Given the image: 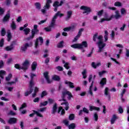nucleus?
<instances>
[{"label": "nucleus", "instance_id": "1", "mask_svg": "<svg viewBox=\"0 0 129 129\" xmlns=\"http://www.w3.org/2000/svg\"><path fill=\"white\" fill-rule=\"evenodd\" d=\"M103 38V36H102V35L98 36V33H96L93 36V40L94 42H96V39L99 40V41L97 42L98 47L99 48L98 53H101V51L103 50V48L106 46V44L104 43L102 40Z\"/></svg>", "mask_w": 129, "mask_h": 129}, {"label": "nucleus", "instance_id": "2", "mask_svg": "<svg viewBox=\"0 0 129 129\" xmlns=\"http://www.w3.org/2000/svg\"><path fill=\"white\" fill-rule=\"evenodd\" d=\"M58 16H59V18H62V17L64 16V14H60V11H58L52 18L50 25L47 27L44 28V30L45 32H51L52 29L55 28L56 20H57Z\"/></svg>", "mask_w": 129, "mask_h": 129}, {"label": "nucleus", "instance_id": "3", "mask_svg": "<svg viewBox=\"0 0 129 129\" xmlns=\"http://www.w3.org/2000/svg\"><path fill=\"white\" fill-rule=\"evenodd\" d=\"M72 48L74 49H80L83 53L85 52V50L83 48H87L88 47V44L87 41H83L81 43H75L71 45Z\"/></svg>", "mask_w": 129, "mask_h": 129}, {"label": "nucleus", "instance_id": "4", "mask_svg": "<svg viewBox=\"0 0 129 129\" xmlns=\"http://www.w3.org/2000/svg\"><path fill=\"white\" fill-rule=\"evenodd\" d=\"M39 32H40V30L38 29V25H34L33 29L31 30V35L30 37H27L26 40L30 41V40L34 39V38H35V35L39 34Z\"/></svg>", "mask_w": 129, "mask_h": 129}, {"label": "nucleus", "instance_id": "5", "mask_svg": "<svg viewBox=\"0 0 129 129\" xmlns=\"http://www.w3.org/2000/svg\"><path fill=\"white\" fill-rule=\"evenodd\" d=\"M66 95H68V99L69 100H71V99L73 98V95H72V93H71L70 91L66 90L62 92L61 98H62L63 101H66V99H65Z\"/></svg>", "mask_w": 129, "mask_h": 129}, {"label": "nucleus", "instance_id": "6", "mask_svg": "<svg viewBox=\"0 0 129 129\" xmlns=\"http://www.w3.org/2000/svg\"><path fill=\"white\" fill-rule=\"evenodd\" d=\"M80 10L84 11L83 14H86V15H89L91 13V8L85 6H82L80 7Z\"/></svg>", "mask_w": 129, "mask_h": 129}, {"label": "nucleus", "instance_id": "7", "mask_svg": "<svg viewBox=\"0 0 129 129\" xmlns=\"http://www.w3.org/2000/svg\"><path fill=\"white\" fill-rule=\"evenodd\" d=\"M43 76H44V78L46 79V80L48 84L52 83V81L51 80H50V76H49V72H44L43 73Z\"/></svg>", "mask_w": 129, "mask_h": 129}, {"label": "nucleus", "instance_id": "8", "mask_svg": "<svg viewBox=\"0 0 129 129\" xmlns=\"http://www.w3.org/2000/svg\"><path fill=\"white\" fill-rule=\"evenodd\" d=\"M29 64H30L29 60H25V61L22 64V70H24V71L27 70L28 68H29Z\"/></svg>", "mask_w": 129, "mask_h": 129}, {"label": "nucleus", "instance_id": "9", "mask_svg": "<svg viewBox=\"0 0 129 129\" xmlns=\"http://www.w3.org/2000/svg\"><path fill=\"white\" fill-rule=\"evenodd\" d=\"M28 47H30V44L29 43H26L24 44H23V46H21L20 48V51L21 52H26L27 50H28Z\"/></svg>", "mask_w": 129, "mask_h": 129}, {"label": "nucleus", "instance_id": "10", "mask_svg": "<svg viewBox=\"0 0 129 129\" xmlns=\"http://www.w3.org/2000/svg\"><path fill=\"white\" fill-rule=\"evenodd\" d=\"M72 15H73V11L70 10L67 12V17L65 18L66 21H69L71 19V17H72Z\"/></svg>", "mask_w": 129, "mask_h": 129}, {"label": "nucleus", "instance_id": "11", "mask_svg": "<svg viewBox=\"0 0 129 129\" xmlns=\"http://www.w3.org/2000/svg\"><path fill=\"white\" fill-rule=\"evenodd\" d=\"M27 103H23L22 105L20 108H19V110L21 111V113H26L27 112L26 110H23L24 108H26L27 107Z\"/></svg>", "mask_w": 129, "mask_h": 129}, {"label": "nucleus", "instance_id": "12", "mask_svg": "<svg viewBox=\"0 0 129 129\" xmlns=\"http://www.w3.org/2000/svg\"><path fill=\"white\" fill-rule=\"evenodd\" d=\"M11 18V14L10 13H7L3 19V23H7V22H9L10 21V19Z\"/></svg>", "mask_w": 129, "mask_h": 129}, {"label": "nucleus", "instance_id": "13", "mask_svg": "<svg viewBox=\"0 0 129 129\" xmlns=\"http://www.w3.org/2000/svg\"><path fill=\"white\" fill-rule=\"evenodd\" d=\"M8 122L10 124H15V123H17V122H18V119L15 117L10 118L8 120Z\"/></svg>", "mask_w": 129, "mask_h": 129}, {"label": "nucleus", "instance_id": "14", "mask_svg": "<svg viewBox=\"0 0 129 129\" xmlns=\"http://www.w3.org/2000/svg\"><path fill=\"white\" fill-rule=\"evenodd\" d=\"M89 110H90V111H99V110H100V108L94 106H89Z\"/></svg>", "mask_w": 129, "mask_h": 129}, {"label": "nucleus", "instance_id": "15", "mask_svg": "<svg viewBox=\"0 0 129 129\" xmlns=\"http://www.w3.org/2000/svg\"><path fill=\"white\" fill-rule=\"evenodd\" d=\"M117 119H118V116L115 114L113 115L110 120L111 124H113Z\"/></svg>", "mask_w": 129, "mask_h": 129}, {"label": "nucleus", "instance_id": "16", "mask_svg": "<svg viewBox=\"0 0 129 129\" xmlns=\"http://www.w3.org/2000/svg\"><path fill=\"white\" fill-rule=\"evenodd\" d=\"M37 67H38V63L36 61H33L31 64L32 71H36Z\"/></svg>", "mask_w": 129, "mask_h": 129}, {"label": "nucleus", "instance_id": "17", "mask_svg": "<svg viewBox=\"0 0 129 129\" xmlns=\"http://www.w3.org/2000/svg\"><path fill=\"white\" fill-rule=\"evenodd\" d=\"M57 110H58V104H57V103H55L51 110L52 113H56V112H57Z\"/></svg>", "mask_w": 129, "mask_h": 129}, {"label": "nucleus", "instance_id": "18", "mask_svg": "<svg viewBox=\"0 0 129 129\" xmlns=\"http://www.w3.org/2000/svg\"><path fill=\"white\" fill-rule=\"evenodd\" d=\"M64 84L69 85L70 88H74V87H75V86H74V83L69 82L67 80L64 81Z\"/></svg>", "mask_w": 129, "mask_h": 129}, {"label": "nucleus", "instance_id": "19", "mask_svg": "<svg viewBox=\"0 0 129 129\" xmlns=\"http://www.w3.org/2000/svg\"><path fill=\"white\" fill-rule=\"evenodd\" d=\"M104 94L108 97V100H110L111 97L110 96V94L108 93V88H105Z\"/></svg>", "mask_w": 129, "mask_h": 129}, {"label": "nucleus", "instance_id": "20", "mask_svg": "<svg viewBox=\"0 0 129 129\" xmlns=\"http://www.w3.org/2000/svg\"><path fill=\"white\" fill-rule=\"evenodd\" d=\"M91 66L94 69H96L97 67H99V66H101V63L98 62L97 63L95 64V62H92L91 64Z\"/></svg>", "mask_w": 129, "mask_h": 129}, {"label": "nucleus", "instance_id": "21", "mask_svg": "<svg viewBox=\"0 0 129 129\" xmlns=\"http://www.w3.org/2000/svg\"><path fill=\"white\" fill-rule=\"evenodd\" d=\"M6 71L4 70L0 71V77L1 79H4L5 75H6ZM0 84H2V80H0Z\"/></svg>", "mask_w": 129, "mask_h": 129}, {"label": "nucleus", "instance_id": "22", "mask_svg": "<svg viewBox=\"0 0 129 129\" xmlns=\"http://www.w3.org/2000/svg\"><path fill=\"white\" fill-rule=\"evenodd\" d=\"M62 63L64 64L63 65V67H64V68H66V69H67V70L70 69V67L69 66V62H66L65 61V60L63 59L62 60Z\"/></svg>", "mask_w": 129, "mask_h": 129}, {"label": "nucleus", "instance_id": "23", "mask_svg": "<svg viewBox=\"0 0 129 129\" xmlns=\"http://www.w3.org/2000/svg\"><path fill=\"white\" fill-rule=\"evenodd\" d=\"M46 110H47V107H45L38 109V111L33 110V112L34 113H39V111L40 112H44V111H46Z\"/></svg>", "mask_w": 129, "mask_h": 129}, {"label": "nucleus", "instance_id": "24", "mask_svg": "<svg viewBox=\"0 0 129 129\" xmlns=\"http://www.w3.org/2000/svg\"><path fill=\"white\" fill-rule=\"evenodd\" d=\"M93 84H94V81H92L91 84L89 87V93L91 95V96H93V93L92 92V87L93 86Z\"/></svg>", "mask_w": 129, "mask_h": 129}, {"label": "nucleus", "instance_id": "25", "mask_svg": "<svg viewBox=\"0 0 129 129\" xmlns=\"http://www.w3.org/2000/svg\"><path fill=\"white\" fill-rule=\"evenodd\" d=\"M28 91L25 92L24 93V95L26 97L29 96V95H30V94H31V93H32L33 92V91H34V89H30V88H28Z\"/></svg>", "mask_w": 129, "mask_h": 129}, {"label": "nucleus", "instance_id": "26", "mask_svg": "<svg viewBox=\"0 0 129 129\" xmlns=\"http://www.w3.org/2000/svg\"><path fill=\"white\" fill-rule=\"evenodd\" d=\"M106 78H103L100 82V85H101V86H104V85L106 84Z\"/></svg>", "mask_w": 129, "mask_h": 129}, {"label": "nucleus", "instance_id": "27", "mask_svg": "<svg viewBox=\"0 0 129 129\" xmlns=\"http://www.w3.org/2000/svg\"><path fill=\"white\" fill-rule=\"evenodd\" d=\"M12 40V33L10 31L7 32V41L8 42H11Z\"/></svg>", "mask_w": 129, "mask_h": 129}, {"label": "nucleus", "instance_id": "28", "mask_svg": "<svg viewBox=\"0 0 129 129\" xmlns=\"http://www.w3.org/2000/svg\"><path fill=\"white\" fill-rule=\"evenodd\" d=\"M34 85H35V83H34V80H30V82H29V88L30 89H33V87H34Z\"/></svg>", "mask_w": 129, "mask_h": 129}, {"label": "nucleus", "instance_id": "29", "mask_svg": "<svg viewBox=\"0 0 129 129\" xmlns=\"http://www.w3.org/2000/svg\"><path fill=\"white\" fill-rule=\"evenodd\" d=\"M60 112H61V113H65V109H63L62 106H60L58 108L57 113H60Z\"/></svg>", "mask_w": 129, "mask_h": 129}, {"label": "nucleus", "instance_id": "30", "mask_svg": "<svg viewBox=\"0 0 129 129\" xmlns=\"http://www.w3.org/2000/svg\"><path fill=\"white\" fill-rule=\"evenodd\" d=\"M52 80H54V81H59V80H61V78H60L59 76L55 75L52 77Z\"/></svg>", "mask_w": 129, "mask_h": 129}, {"label": "nucleus", "instance_id": "31", "mask_svg": "<svg viewBox=\"0 0 129 129\" xmlns=\"http://www.w3.org/2000/svg\"><path fill=\"white\" fill-rule=\"evenodd\" d=\"M112 19V16H111L110 17V18H106V19L102 18V19H101L100 22L101 23H103V22H105V21H106V22H108L109 21H111Z\"/></svg>", "mask_w": 129, "mask_h": 129}, {"label": "nucleus", "instance_id": "32", "mask_svg": "<svg viewBox=\"0 0 129 129\" xmlns=\"http://www.w3.org/2000/svg\"><path fill=\"white\" fill-rule=\"evenodd\" d=\"M104 38L105 39V42H107L108 40V32L107 30L105 31V35L104 36Z\"/></svg>", "mask_w": 129, "mask_h": 129}, {"label": "nucleus", "instance_id": "33", "mask_svg": "<svg viewBox=\"0 0 129 129\" xmlns=\"http://www.w3.org/2000/svg\"><path fill=\"white\" fill-rule=\"evenodd\" d=\"M14 49H15V47H12L11 46V45L5 47V50H7L8 52L12 51V50H14Z\"/></svg>", "mask_w": 129, "mask_h": 129}, {"label": "nucleus", "instance_id": "34", "mask_svg": "<svg viewBox=\"0 0 129 129\" xmlns=\"http://www.w3.org/2000/svg\"><path fill=\"white\" fill-rule=\"evenodd\" d=\"M74 29V26L73 27H66L63 29V31L64 32H69V31L71 30Z\"/></svg>", "mask_w": 129, "mask_h": 129}, {"label": "nucleus", "instance_id": "35", "mask_svg": "<svg viewBox=\"0 0 129 129\" xmlns=\"http://www.w3.org/2000/svg\"><path fill=\"white\" fill-rule=\"evenodd\" d=\"M36 40H38V42H39V41L40 43V45H43L44 43V39H43V37L40 36L38 38L36 39Z\"/></svg>", "mask_w": 129, "mask_h": 129}, {"label": "nucleus", "instance_id": "36", "mask_svg": "<svg viewBox=\"0 0 129 129\" xmlns=\"http://www.w3.org/2000/svg\"><path fill=\"white\" fill-rule=\"evenodd\" d=\"M14 67L16 68V69H18V70H23L22 67H21L19 63L15 64Z\"/></svg>", "mask_w": 129, "mask_h": 129}, {"label": "nucleus", "instance_id": "37", "mask_svg": "<svg viewBox=\"0 0 129 129\" xmlns=\"http://www.w3.org/2000/svg\"><path fill=\"white\" fill-rule=\"evenodd\" d=\"M11 27L12 30H16V29H17V25H16L15 21H12Z\"/></svg>", "mask_w": 129, "mask_h": 129}, {"label": "nucleus", "instance_id": "38", "mask_svg": "<svg viewBox=\"0 0 129 129\" xmlns=\"http://www.w3.org/2000/svg\"><path fill=\"white\" fill-rule=\"evenodd\" d=\"M6 34H7V31H6V28H3L1 30V36L2 37H4V36H6Z\"/></svg>", "mask_w": 129, "mask_h": 129}, {"label": "nucleus", "instance_id": "39", "mask_svg": "<svg viewBox=\"0 0 129 129\" xmlns=\"http://www.w3.org/2000/svg\"><path fill=\"white\" fill-rule=\"evenodd\" d=\"M25 35H29L31 30L29 28H26L23 30Z\"/></svg>", "mask_w": 129, "mask_h": 129}, {"label": "nucleus", "instance_id": "40", "mask_svg": "<svg viewBox=\"0 0 129 129\" xmlns=\"http://www.w3.org/2000/svg\"><path fill=\"white\" fill-rule=\"evenodd\" d=\"M64 44V41H61L59 43H58L57 47V48H63L64 47V45H63Z\"/></svg>", "mask_w": 129, "mask_h": 129}, {"label": "nucleus", "instance_id": "41", "mask_svg": "<svg viewBox=\"0 0 129 129\" xmlns=\"http://www.w3.org/2000/svg\"><path fill=\"white\" fill-rule=\"evenodd\" d=\"M35 6L36 7V9L37 10H41V4L39 2H37L34 4Z\"/></svg>", "mask_w": 129, "mask_h": 129}, {"label": "nucleus", "instance_id": "42", "mask_svg": "<svg viewBox=\"0 0 129 129\" xmlns=\"http://www.w3.org/2000/svg\"><path fill=\"white\" fill-rule=\"evenodd\" d=\"M46 95H48V93L46 91H43L42 92L41 94V98H43L44 96H46Z\"/></svg>", "mask_w": 129, "mask_h": 129}, {"label": "nucleus", "instance_id": "43", "mask_svg": "<svg viewBox=\"0 0 129 129\" xmlns=\"http://www.w3.org/2000/svg\"><path fill=\"white\" fill-rule=\"evenodd\" d=\"M4 45H5V39L2 38L0 40L1 48H3V47H4Z\"/></svg>", "mask_w": 129, "mask_h": 129}, {"label": "nucleus", "instance_id": "44", "mask_svg": "<svg viewBox=\"0 0 129 129\" xmlns=\"http://www.w3.org/2000/svg\"><path fill=\"white\" fill-rule=\"evenodd\" d=\"M94 50V48L92 47L91 52L87 55V57H88V58H89L92 56Z\"/></svg>", "mask_w": 129, "mask_h": 129}, {"label": "nucleus", "instance_id": "45", "mask_svg": "<svg viewBox=\"0 0 129 129\" xmlns=\"http://www.w3.org/2000/svg\"><path fill=\"white\" fill-rule=\"evenodd\" d=\"M76 125H75V123H71L70 125H69L68 127L69 129H74L75 128Z\"/></svg>", "mask_w": 129, "mask_h": 129}, {"label": "nucleus", "instance_id": "46", "mask_svg": "<svg viewBox=\"0 0 129 129\" xmlns=\"http://www.w3.org/2000/svg\"><path fill=\"white\" fill-rule=\"evenodd\" d=\"M82 74L83 75V78L84 79L87 78V76L86 75V70H84V71L82 72Z\"/></svg>", "mask_w": 129, "mask_h": 129}, {"label": "nucleus", "instance_id": "47", "mask_svg": "<svg viewBox=\"0 0 129 129\" xmlns=\"http://www.w3.org/2000/svg\"><path fill=\"white\" fill-rule=\"evenodd\" d=\"M114 17L116 20H117V19H119V18H121V16L119 15L118 11H116V15H115Z\"/></svg>", "mask_w": 129, "mask_h": 129}, {"label": "nucleus", "instance_id": "48", "mask_svg": "<svg viewBox=\"0 0 129 129\" xmlns=\"http://www.w3.org/2000/svg\"><path fill=\"white\" fill-rule=\"evenodd\" d=\"M48 104V101H45L43 102H41L40 104V107H42V106H46Z\"/></svg>", "mask_w": 129, "mask_h": 129}, {"label": "nucleus", "instance_id": "49", "mask_svg": "<svg viewBox=\"0 0 129 129\" xmlns=\"http://www.w3.org/2000/svg\"><path fill=\"white\" fill-rule=\"evenodd\" d=\"M53 7L59 8V7H60L59 5V2L55 1L53 4Z\"/></svg>", "mask_w": 129, "mask_h": 129}, {"label": "nucleus", "instance_id": "50", "mask_svg": "<svg viewBox=\"0 0 129 129\" xmlns=\"http://www.w3.org/2000/svg\"><path fill=\"white\" fill-rule=\"evenodd\" d=\"M121 15H126V10L124 8H122L120 10Z\"/></svg>", "mask_w": 129, "mask_h": 129}, {"label": "nucleus", "instance_id": "51", "mask_svg": "<svg viewBox=\"0 0 129 129\" xmlns=\"http://www.w3.org/2000/svg\"><path fill=\"white\" fill-rule=\"evenodd\" d=\"M70 120H73L75 118V115L74 114H71L69 117Z\"/></svg>", "mask_w": 129, "mask_h": 129}, {"label": "nucleus", "instance_id": "52", "mask_svg": "<svg viewBox=\"0 0 129 129\" xmlns=\"http://www.w3.org/2000/svg\"><path fill=\"white\" fill-rule=\"evenodd\" d=\"M103 12H104L103 10H101L99 11L97 13V16H98V17H101L102 16V15H103Z\"/></svg>", "mask_w": 129, "mask_h": 129}, {"label": "nucleus", "instance_id": "53", "mask_svg": "<svg viewBox=\"0 0 129 129\" xmlns=\"http://www.w3.org/2000/svg\"><path fill=\"white\" fill-rule=\"evenodd\" d=\"M93 119L94 120H95V121H97V120H98V115H97V114L95 113L94 114L93 116Z\"/></svg>", "mask_w": 129, "mask_h": 129}, {"label": "nucleus", "instance_id": "54", "mask_svg": "<svg viewBox=\"0 0 129 129\" xmlns=\"http://www.w3.org/2000/svg\"><path fill=\"white\" fill-rule=\"evenodd\" d=\"M115 7H121V3L119 2H116L114 3Z\"/></svg>", "mask_w": 129, "mask_h": 129}, {"label": "nucleus", "instance_id": "55", "mask_svg": "<svg viewBox=\"0 0 129 129\" xmlns=\"http://www.w3.org/2000/svg\"><path fill=\"white\" fill-rule=\"evenodd\" d=\"M110 59L112 61H114V62H115V63L116 64H117L118 65H120V63L119 62L117 61V60H116V59L115 58H113V57H111Z\"/></svg>", "mask_w": 129, "mask_h": 129}, {"label": "nucleus", "instance_id": "56", "mask_svg": "<svg viewBox=\"0 0 129 129\" xmlns=\"http://www.w3.org/2000/svg\"><path fill=\"white\" fill-rule=\"evenodd\" d=\"M4 14H5V9L0 7V16H3Z\"/></svg>", "mask_w": 129, "mask_h": 129}, {"label": "nucleus", "instance_id": "57", "mask_svg": "<svg viewBox=\"0 0 129 129\" xmlns=\"http://www.w3.org/2000/svg\"><path fill=\"white\" fill-rule=\"evenodd\" d=\"M115 36V33L114 32V31L112 30L110 34V37L112 39H114Z\"/></svg>", "mask_w": 129, "mask_h": 129}, {"label": "nucleus", "instance_id": "58", "mask_svg": "<svg viewBox=\"0 0 129 129\" xmlns=\"http://www.w3.org/2000/svg\"><path fill=\"white\" fill-rule=\"evenodd\" d=\"M83 31H84V28L80 29L78 35H79L80 36H81V35H82V32H83Z\"/></svg>", "mask_w": 129, "mask_h": 129}, {"label": "nucleus", "instance_id": "59", "mask_svg": "<svg viewBox=\"0 0 129 129\" xmlns=\"http://www.w3.org/2000/svg\"><path fill=\"white\" fill-rule=\"evenodd\" d=\"M50 3H46L45 4V6H44V9H50Z\"/></svg>", "mask_w": 129, "mask_h": 129}, {"label": "nucleus", "instance_id": "60", "mask_svg": "<svg viewBox=\"0 0 129 129\" xmlns=\"http://www.w3.org/2000/svg\"><path fill=\"white\" fill-rule=\"evenodd\" d=\"M104 73H106V71H102V72H99V76H100V77H101V76H102L104 74Z\"/></svg>", "mask_w": 129, "mask_h": 129}, {"label": "nucleus", "instance_id": "61", "mask_svg": "<svg viewBox=\"0 0 129 129\" xmlns=\"http://www.w3.org/2000/svg\"><path fill=\"white\" fill-rule=\"evenodd\" d=\"M126 24H123L122 26L120 28V31H122V32H123V31H124V28H126Z\"/></svg>", "mask_w": 129, "mask_h": 129}, {"label": "nucleus", "instance_id": "62", "mask_svg": "<svg viewBox=\"0 0 129 129\" xmlns=\"http://www.w3.org/2000/svg\"><path fill=\"white\" fill-rule=\"evenodd\" d=\"M63 123L65 124L66 126H69V121L68 120H64Z\"/></svg>", "mask_w": 129, "mask_h": 129}, {"label": "nucleus", "instance_id": "63", "mask_svg": "<svg viewBox=\"0 0 129 129\" xmlns=\"http://www.w3.org/2000/svg\"><path fill=\"white\" fill-rule=\"evenodd\" d=\"M36 74L31 73L30 76V80H34V77H36Z\"/></svg>", "mask_w": 129, "mask_h": 129}, {"label": "nucleus", "instance_id": "64", "mask_svg": "<svg viewBox=\"0 0 129 129\" xmlns=\"http://www.w3.org/2000/svg\"><path fill=\"white\" fill-rule=\"evenodd\" d=\"M125 56L127 58H129V49H126Z\"/></svg>", "mask_w": 129, "mask_h": 129}]
</instances>
